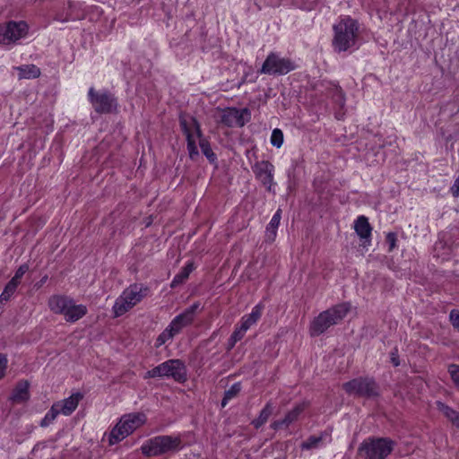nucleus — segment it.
Masks as SVG:
<instances>
[{"instance_id":"1","label":"nucleus","mask_w":459,"mask_h":459,"mask_svg":"<svg viewBox=\"0 0 459 459\" xmlns=\"http://www.w3.org/2000/svg\"><path fill=\"white\" fill-rule=\"evenodd\" d=\"M333 47L337 52L347 51L356 47L359 25L356 20L346 16L333 25Z\"/></svg>"},{"instance_id":"2","label":"nucleus","mask_w":459,"mask_h":459,"mask_svg":"<svg viewBox=\"0 0 459 459\" xmlns=\"http://www.w3.org/2000/svg\"><path fill=\"white\" fill-rule=\"evenodd\" d=\"M50 310L58 315H63L66 322L74 323L83 317L88 309L86 306L76 305L74 300L65 295H53L48 299Z\"/></svg>"},{"instance_id":"3","label":"nucleus","mask_w":459,"mask_h":459,"mask_svg":"<svg viewBox=\"0 0 459 459\" xmlns=\"http://www.w3.org/2000/svg\"><path fill=\"white\" fill-rule=\"evenodd\" d=\"M350 307L348 303H340L321 312L310 325L311 336H318L332 325L338 324L345 317Z\"/></svg>"},{"instance_id":"4","label":"nucleus","mask_w":459,"mask_h":459,"mask_svg":"<svg viewBox=\"0 0 459 459\" xmlns=\"http://www.w3.org/2000/svg\"><path fill=\"white\" fill-rule=\"evenodd\" d=\"M182 439L178 436H157L145 441L141 446L142 453L147 456H159L175 453L183 448Z\"/></svg>"},{"instance_id":"5","label":"nucleus","mask_w":459,"mask_h":459,"mask_svg":"<svg viewBox=\"0 0 459 459\" xmlns=\"http://www.w3.org/2000/svg\"><path fill=\"white\" fill-rule=\"evenodd\" d=\"M394 442L386 437H368L363 440L358 455L364 459H385L394 450Z\"/></svg>"},{"instance_id":"6","label":"nucleus","mask_w":459,"mask_h":459,"mask_svg":"<svg viewBox=\"0 0 459 459\" xmlns=\"http://www.w3.org/2000/svg\"><path fill=\"white\" fill-rule=\"evenodd\" d=\"M148 288L141 284H132L116 299L113 312L116 317L121 316L147 295Z\"/></svg>"},{"instance_id":"7","label":"nucleus","mask_w":459,"mask_h":459,"mask_svg":"<svg viewBox=\"0 0 459 459\" xmlns=\"http://www.w3.org/2000/svg\"><path fill=\"white\" fill-rule=\"evenodd\" d=\"M154 377H171L179 383L186 380V368L180 359H169L151 370L143 376L144 379Z\"/></svg>"},{"instance_id":"8","label":"nucleus","mask_w":459,"mask_h":459,"mask_svg":"<svg viewBox=\"0 0 459 459\" xmlns=\"http://www.w3.org/2000/svg\"><path fill=\"white\" fill-rule=\"evenodd\" d=\"M143 413H130L123 416L109 434V444L114 445L141 427L145 421Z\"/></svg>"},{"instance_id":"9","label":"nucleus","mask_w":459,"mask_h":459,"mask_svg":"<svg viewBox=\"0 0 459 459\" xmlns=\"http://www.w3.org/2000/svg\"><path fill=\"white\" fill-rule=\"evenodd\" d=\"M295 69L296 65L290 58L281 56L276 52H270L258 73L268 75H285Z\"/></svg>"},{"instance_id":"10","label":"nucleus","mask_w":459,"mask_h":459,"mask_svg":"<svg viewBox=\"0 0 459 459\" xmlns=\"http://www.w3.org/2000/svg\"><path fill=\"white\" fill-rule=\"evenodd\" d=\"M350 395L372 398L378 395V385L372 377H357L342 385Z\"/></svg>"},{"instance_id":"11","label":"nucleus","mask_w":459,"mask_h":459,"mask_svg":"<svg viewBox=\"0 0 459 459\" xmlns=\"http://www.w3.org/2000/svg\"><path fill=\"white\" fill-rule=\"evenodd\" d=\"M88 98L94 110L100 114L110 113L117 105L114 95L106 90L97 91L93 87H91L88 91Z\"/></svg>"},{"instance_id":"12","label":"nucleus","mask_w":459,"mask_h":459,"mask_svg":"<svg viewBox=\"0 0 459 459\" xmlns=\"http://www.w3.org/2000/svg\"><path fill=\"white\" fill-rule=\"evenodd\" d=\"M28 25L24 22H9L0 26V44L10 45L24 38Z\"/></svg>"},{"instance_id":"13","label":"nucleus","mask_w":459,"mask_h":459,"mask_svg":"<svg viewBox=\"0 0 459 459\" xmlns=\"http://www.w3.org/2000/svg\"><path fill=\"white\" fill-rule=\"evenodd\" d=\"M252 170L255 178L263 184V186L269 191L274 192L273 176L274 166L268 160L256 161L252 166Z\"/></svg>"},{"instance_id":"14","label":"nucleus","mask_w":459,"mask_h":459,"mask_svg":"<svg viewBox=\"0 0 459 459\" xmlns=\"http://www.w3.org/2000/svg\"><path fill=\"white\" fill-rule=\"evenodd\" d=\"M200 307V303L195 302L190 307L186 308L182 313L174 317V319L168 325L169 331H172L175 335L178 334L184 327L192 324L195 319L196 311Z\"/></svg>"},{"instance_id":"15","label":"nucleus","mask_w":459,"mask_h":459,"mask_svg":"<svg viewBox=\"0 0 459 459\" xmlns=\"http://www.w3.org/2000/svg\"><path fill=\"white\" fill-rule=\"evenodd\" d=\"M245 116H250L247 108H229L222 112L220 121L230 127L243 126L246 124Z\"/></svg>"},{"instance_id":"16","label":"nucleus","mask_w":459,"mask_h":459,"mask_svg":"<svg viewBox=\"0 0 459 459\" xmlns=\"http://www.w3.org/2000/svg\"><path fill=\"white\" fill-rule=\"evenodd\" d=\"M179 123L186 140L194 138L199 139L203 136L200 125L194 117L189 115H180Z\"/></svg>"},{"instance_id":"17","label":"nucleus","mask_w":459,"mask_h":459,"mask_svg":"<svg viewBox=\"0 0 459 459\" xmlns=\"http://www.w3.org/2000/svg\"><path fill=\"white\" fill-rule=\"evenodd\" d=\"M332 440V431L326 429L322 431L318 436L308 437L306 441L300 445V447L302 450L316 449L326 444H330Z\"/></svg>"},{"instance_id":"18","label":"nucleus","mask_w":459,"mask_h":459,"mask_svg":"<svg viewBox=\"0 0 459 459\" xmlns=\"http://www.w3.org/2000/svg\"><path fill=\"white\" fill-rule=\"evenodd\" d=\"M304 411L303 404L296 405L291 411H290L281 420H275L272 423L271 427L273 429H279L282 427H289L291 423L295 422L299 415Z\"/></svg>"},{"instance_id":"19","label":"nucleus","mask_w":459,"mask_h":459,"mask_svg":"<svg viewBox=\"0 0 459 459\" xmlns=\"http://www.w3.org/2000/svg\"><path fill=\"white\" fill-rule=\"evenodd\" d=\"M82 397V396L80 393H76L74 394H72L70 397L65 399L62 402V403L56 404L59 413L65 416L72 414L77 408Z\"/></svg>"},{"instance_id":"20","label":"nucleus","mask_w":459,"mask_h":459,"mask_svg":"<svg viewBox=\"0 0 459 459\" xmlns=\"http://www.w3.org/2000/svg\"><path fill=\"white\" fill-rule=\"evenodd\" d=\"M354 230L361 239L369 240L371 238L372 227L366 216L360 215L354 221Z\"/></svg>"},{"instance_id":"21","label":"nucleus","mask_w":459,"mask_h":459,"mask_svg":"<svg viewBox=\"0 0 459 459\" xmlns=\"http://www.w3.org/2000/svg\"><path fill=\"white\" fill-rule=\"evenodd\" d=\"M263 310L264 305L258 303L252 308V311L249 314L242 316L240 325L248 330L253 325H255L259 320V318L262 316Z\"/></svg>"},{"instance_id":"22","label":"nucleus","mask_w":459,"mask_h":459,"mask_svg":"<svg viewBox=\"0 0 459 459\" xmlns=\"http://www.w3.org/2000/svg\"><path fill=\"white\" fill-rule=\"evenodd\" d=\"M15 69L19 72V80L22 79H36L40 76V69L35 65H23L16 66Z\"/></svg>"},{"instance_id":"23","label":"nucleus","mask_w":459,"mask_h":459,"mask_svg":"<svg viewBox=\"0 0 459 459\" xmlns=\"http://www.w3.org/2000/svg\"><path fill=\"white\" fill-rule=\"evenodd\" d=\"M11 399L15 403H22L29 399L28 381H20L13 391Z\"/></svg>"},{"instance_id":"24","label":"nucleus","mask_w":459,"mask_h":459,"mask_svg":"<svg viewBox=\"0 0 459 459\" xmlns=\"http://www.w3.org/2000/svg\"><path fill=\"white\" fill-rule=\"evenodd\" d=\"M273 410L274 406L273 403L271 401L268 402L260 411L259 416L252 420L251 424L254 426V428L259 429L264 424H265L269 417L272 415Z\"/></svg>"},{"instance_id":"25","label":"nucleus","mask_w":459,"mask_h":459,"mask_svg":"<svg viewBox=\"0 0 459 459\" xmlns=\"http://www.w3.org/2000/svg\"><path fill=\"white\" fill-rule=\"evenodd\" d=\"M195 266L193 262H188L180 272L176 274L170 283L171 288H176L178 285L185 282V281L189 277V274L194 271Z\"/></svg>"},{"instance_id":"26","label":"nucleus","mask_w":459,"mask_h":459,"mask_svg":"<svg viewBox=\"0 0 459 459\" xmlns=\"http://www.w3.org/2000/svg\"><path fill=\"white\" fill-rule=\"evenodd\" d=\"M437 409L455 425L459 428V412L445 404L442 402H437Z\"/></svg>"},{"instance_id":"27","label":"nucleus","mask_w":459,"mask_h":459,"mask_svg":"<svg viewBox=\"0 0 459 459\" xmlns=\"http://www.w3.org/2000/svg\"><path fill=\"white\" fill-rule=\"evenodd\" d=\"M241 391V384L239 382L233 384L228 390L225 391L224 396L221 400V407H225L228 403L236 398Z\"/></svg>"},{"instance_id":"28","label":"nucleus","mask_w":459,"mask_h":459,"mask_svg":"<svg viewBox=\"0 0 459 459\" xmlns=\"http://www.w3.org/2000/svg\"><path fill=\"white\" fill-rule=\"evenodd\" d=\"M199 146L201 148V151L202 152L204 153V155L211 161V162H213L215 161L216 160V155L214 154V152H212L211 146H210V143L209 142L203 138V136L201 138H199Z\"/></svg>"},{"instance_id":"29","label":"nucleus","mask_w":459,"mask_h":459,"mask_svg":"<svg viewBox=\"0 0 459 459\" xmlns=\"http://www.w3.org/2000/svg\"><path fill=\"white\" fill-rule=\"evenodd\" d=\"M18 286L19 285H17L16 283L9 281L0 295V302L10 300L12 296L16 291Z\"/></svg>"},{"instance_id":"30","label":"nucleus","mask_w":459,"mask_h":459,"mask_svg":"<svg viewBox=\"0 0 459 459\" xmlns=\"http://www.w3.org/2000/svg\"><path fill=\"white\" fill-rule=\"evenodd\" d=\"M60 414L57 409V405H53L51 409L46 413L45 417L40 421L41 427H48L50 423H52L56 416Z\"/></svg>"},{"instance_id":"31","label":"nucleus","mask_w":459,"mask_h":459,"mask_svg":"<svg viewBox=\"0 0 459 459\" xmlns=\"http://www.w3.org/2000/svg\"><path fill=\"white\" fill-rule=\"evenodd\" d=\"M271 144L276 148L281 147L283 143V133L281 129L275 128L273 130L270 139Z\"/></svg>"},{"instance_id":"32","label":"nucleus","mask_w":459,"mask_h":459,"mask_svg":"<svg viewBox=\"0 0 459 459\" xmlns=\"http://www.w3.org/2000/svg\"><path fill=\"white\" fill-rule=\"evenodd\" d=\"M281 209H279L278 211H276V212L273 214V216L272 217L267 228H266V230L267 232H272L273 236H275L276 234V230L280 224V221H281Z\"/></svg>"},{"instance_id":"33","label":"nucleus","mask_w":459,"mask_h":459,"mask_svg":"<svg viewBox=\"0 0 459 459\" xmlns=\"http://www.w3.org/2000/svg\"><path fill=\"white\" fill-rule=\"evenodd\" d=\"M175 336V333L172 331H169V327L167 326L166 329L158 336L156 340V346L160 347L166 343L169 340L172 339Z\"/></svg>"},{"instance_id":"34","label":"nucleus","mask_w":459,"mask_h":459,"mask_svg":"<svg viewBox=\"0 0 459 459\" xmlns=\"http://www.w3.org/2000/svg\"><path fill=\"white\" fill-rule=\"evenodd\" d=\"M29 265L27 264H22L15 272L13 277L10 280L11 281L16 283L17 285L20 284L21 279L22 276L28 272Z\"/></svg>"},{"instance_id":"35","label":"nucleus","mask_w":459,"mask_h":459,"mask_svg":"<svg viewBox=\"0 0 459 459\" xmlns=\"http://www.w3.org/2000/svg\"><path fill=\"white\" fill-rule=\"evenodd\" d=\"M186 142H187V151L189 153V157L191 160H195L199 155L197 146L195 143V138L187 139Z\"/></svg>"},{"instance_id":"36","label":"nucleus","mask_w":459,"mask_h":459,"mask_svg":"<svg viewBox=\"0 0 459 459\" xmlns=\"http://www.w3.org/2000/svg\"><path fill=\"white\" fill-rule=\"evenodd\" d=\"M448 372L455 385L459 388V366L455 364L450 365Z\"/></svg>"},{"instance_id":"37","label":"nucleus","mask_w":459,"mask_h":459,"mask_svg":"<svg viewBox=\"0 0 459 459\" xmlns=\"http://www.w3.org/2000/svg\"><path fill=\"white\" fill-rule=\"evenodd\" d=\"M247 331V329H246L241 325L239 326H237L232 334L230 335L231 337H233V342L240 341L244 337Z\"/></svg>"},{"instance_id":"38","label":"nucleus","mask_w":459,"mask_h":459,"mask_svg":"<svg viewBox=\"0 0 459 459\" xmlns=\"http://www.w3.org/2000/svg\"><path fill=\"white\" fill-rule=\"evenodd\" d=\"M449 319L453 327L459 332V310L452 309L449 314Z\"/></svg>"},{"instance_id":"39","label":"nucleus","mask_w":459,"mask_h":459,"mask_svg":"<svg viewBox=\"0 0 459 459\" xmlns=\"http://www.w3.org/2000/svg\"><path fill=\"white\" fill-rule=\"evenodd\" d=\"M7 363H8V360H7L6 356L0 353V380L5 376Z\"/></svg>"},{"instance_id":"40","label":"nucleus","mask_w":459,"mask_h":459,"mask_svg":"<svg viewBox=\"0 0 459 459\" xmlns=\"http://www.w3.org/2000/svg\"><path fill=\"white\" fill-rule=\"evenodd\" d=\"M396 240L397 238L395 233L389 232L386 235V242L389 245V251H392L395 247Z\"/></svg>"},{"instance_id":"41","label":"nucleus","mask_w":459,"mask_h":459,"mask_svg":"<svg viewBox=\"0 0 459 459\" xmlns=\"http://www.w3.org/2000/svg\"><path fill=\"white\" fill-rule=\"evenodd\" d=\"M391 362L394 367H398L400 365V359L398 355V349L395 347L390 352Z\"/></svg>"},{"instance_id":"42","label":"nucleus","mask_w":459,"mask_h":459,"mask_svg":"<svg viewBox=\"0 0 459 459\" xmlns=\"http://www.w3.org/2000/svg\"><path fill=\"white\" fill-rule=\"evenodd\" d=\"M237 342H233V337L230 336L229 339V350L232 349Z\"/></svg>"}]
</instances>
